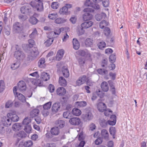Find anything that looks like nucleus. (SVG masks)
Returning a JSON list of instances; mask_svg holds the SVG:
<instances>
[{
	"instance_id": "17",
	"label": "nucleus",
	"mask_w": 147,
	"mask_h": 147,
	"mask_svg": "<svg viewBox=\"0 0 147 147\" xmlns=\"http://www.w3.org/2000/svg\"><path fill=\"white\" fill-rule=\"evenodd\" d=\"M51 134L53 136H56L58 135L60 132L59 128L57 127H54L52 128L50 130Z\"/></svg>"
},
{
	"instance_id": "52",
	"label": "nucleus",
	"mask_w": 147,
	"mask_h": 147,
	"mask_svg": "<svg viewBox=\"0 0 147 147\" xmlns=\"http://www.w3.org/2000/svg\"><path fill=\"white\" fill-rule=\"evenodd\" d=\"M116 59V55L113 54L110 55L109 57V61L111 63H113L115 61Z\"/></svg>"
},
{
	"instance_id": "24",
	"label": "nucleus",
	"mask_w": 147,
	"mask_h": 147,
	"mask_svg": "<svg viewBox=\"0 0 147 147\" xmlns=\"http://www.w3.org/2000/svg\"><path fill=\"white\" fill-rule=\"evenodd\" d=\"M28 44L26 45L27 50H29L33 47V46L35 45V42L34 40L31 39L28 40Z\"/></svg>"
},
{
	"instance_id": "29",
	"label": "nucleus",
	"mask_w": 147,
	"mask_h": 147,
	"mask_svg": "<svg viewBox=\"0 0 147 147\" xmlns=\"http://www.w3.org/2000/svg\"><path fill=\"white\" fill-rule=\"evenodd\" d=\"M59 13L61 15H64L67 14L68 13L67 8L66 6L63 7L60 9Z\"/></svg>"
},
{
	"instance_id": "20",
	"label": "nucleus",
	"mask_w": 147,
	"mask_h": 147,
	"mask_svg": "<svg viewBox=\"0 0 147 147\" xmlns=\"http://www.w3.org/2000/svg\"><path fill=\"white\" fill-rule=\"evenodd\" d=\"M66 92V90L63 87L58 88L57 90V94L60 96H63L65 94Z\"/></svg>"
},
{
	"instance_id": "53",
	"label": "nucleus",
	"mask_w": 147,
	"mask_h": 147,
	"mask_svg": "<svg viewBox=\"0 0 147 147\" xmlns=\"http://www.w3.org/2000/svg\"><path fill=\"white\" fill-rule=\"evenodd\" d=\"M31 120L28 117H26L24 120L22 124L24 125H29L28 124L31 122Z\"/></svg>"
},
{
	"instance_id": "7",
	"label": "nucleus",
	"mask_w": 147,
	"mask_h": 147,
	"mask_svg": "<svg viewBox=\"0 0 147 147\" xmlns=\"http://www.w3.org/2000/svg\"><path fill=\"white\" fill-rule=\"evenodd\" d=\"M31 9L30 5L27 4L22 7L20 9V11L22 13L28 14L30 12Z\"/></svg>"
},
{
	"instance_id": "59",
	"label": "nucleus",
	"mask_w": 147,
	"mask_h": 147,
	"mask_svg": "<svg viewBox=\"0 0 147 147\" xmlns=\"http://www.w3.org/2000/svg\"><path fill=\"white\" fill-rule=\"evenodd\" d=\"M59 6L58 3L57 2H53L51 5V7L54 9H57Z\"/></svg>"
},
{
	"instance_id": "3",
	"label": "nucleus",
	"mask_w": 147,
	"mask_h": 147,
	"mask_svg": "<svg viewBox=\"0 0 147 147\" xmlns=\"http://www.w3.org/2000/svg\"><path fill=\"white\" fill-rule=\"evenodd\" d=\"M30 55L28 56L27 60H32L33 58L36 57L39 54V52L37 47H32L31 49H30Z\"/></svg>"
},
{
	"instance_id": "21",
	"label": "nucleus",
	"mask_w": 147,
	"mask_h": 147,
	"mask_svg": "<svg viewBox=\"0 0 147 147\" xmlns=\"http://www.w3.org/2000/svg\"><path fill=\"white\" fill-rule=\"evenodd\" d=\"M101 135L105 139L108 140L109 139V134L107 131L105 129H102L101 132Z\"/></svg>"
},
{
	"instance_id": "37",
	"label": "nucleus",
	"mask_w": 147,
	"mask_h": 147,
	"mask_svg": "<svg viewBox=\"0 0 147 147\" xmlns=\"http://www.w3.org/2000/svg\"><path fill=\"white\" fill-rule=\"evenodd\" d=\"M21 24L18 22H16L13 25V28L14 30L16 31L20 30L21 29Z\"/></svg>"
},
{
	"instance_id": "15",
	"label": "nucleus",
	"mask_w": 147,
	"mask_h": 147,
	"mask_svg": "<svg viewBox=\"0 0 147 147\" xmlns=\"http://www.w3.org/2000/svg\"><path fill=\"white\" fill-rule=\"evenodd\" d=\"M15 96L16 98L21 102H26L25 97L22 94L19 93H16V94H15Z\"/></svg>"
},
{
	"instance_id": "46",
	"label": "nucleus",
	"mask_w": 147,
	"mask_h": 147,
	"mask_svg": "<svg viewBox=\"0 0 147 147\" xmlns=\"http://www.w3.org/2000/svg\"><path fill=\"white\" fill-rule=\"evenodd\" d=\"M32 142L31 140H28L25 141L24 143V146L25 147H31L33 145Z\"/></svg>"
},
{
	"instance_id": "9",
	"label": "nucleus",
	"mask_w": 147,
	"mask_h": 147,
	"mask_svg": "<svg viewBox=\"0 0 147 147\" xmlns=\"http://www.w3.org/2000/svg\"><path fill=\"white\" fill-rule=\"evenodd\" d=\"M18 90L22 92L25 91L26 88V84L25 82L23 81L19 82L18 84Z\"/></svg>"
},
{
	"instance_id": "11",
	"label": "nucleus",
	"mask_w": 147,
	"mask_h": 147,
	"mask_svg": "<svg viewBox=\"0 0 147 147\" xmlns=\"http://www.w3.org/2000/svg\"><path fill=\"white\" fill-rule=\"evenodd\" d=\"M64 28H57L55 29L54 31L50 32L49 33V35L53 37H55L54 34H57L58 35L62 31H63L64 30Z\"/></svg>"
},
{
	"instance_id": "61",
	"label": "nucleus",
	"mask_w": 147,
	"mask_h": 147,
	"mask_svg": "<svg viewBox=\"0 0 147 147\" xmlns=\"http://www.w3.org/2000/svg\"><path fill=\"white\" fill-rule=\"evenodd\" d=\"M29 75L33 77H36V78H38L39 77L38 72V71H35L32 73L30 74H29Z\"/></svg>"
},
{
	"instance_id": "14",
	"label": "nucleus",
	"mask_w": 147,
	"mask_h": 147,
	"mask_svg": "<svg viewBox=\"0 0 147 147\" xmlns=\"http://www.w3.org/2000/svg\"><path fill=\"white\" fill-rule=\"evenodd\" d=\"M97 108L99 111L103 112L106 109V106L103 102H99L97 104Z\"/></svg>"
},
{
	"instance_id": "49",
	"label": "nucleus",
	"mask_w": 147,
	"mask_h": 147,
	"mask_svg": "<svg viewBox=\"0 0 147 147\" xmlns=\"http://www.w3.org/2000/svg\"><path fill=\"white\" fill-rule=\"evenodd\" d=\"M66 21V20L63 18H58L55 20V22L56 24H60L63 23Z\"/></svg>"
},
{
	"instance_id": "57",
	"label": "nucleus",
	"mask_w": 147,
	"mask_h": 147,
	"mask_svg": "<svg viewBox=\"0 0 147 147\" xmlns=\"http://www.w3.org/2000/svg\"><path fill=\"white\" fill-rule=\"evenodd\" d=\"M57 16V14L56 13H50L49 15V18L51 20L55 19Z\"/></svg>"
},
{
	"instance_id": "26",
	"label": "nucleus",
	"mask_w": 147,
	"mask_h": 147,
	"mask_svg": "<svg viewBox=\"0 0 147 147\" xmlns=\"http://www.w3.org/2000/svg\"><path fill=\"white\" fill-rule=\"evenodd\" d=\"M106 17V14L103 12L100 14H97L95 16L96 19L97 21H100L103 18H105Z\"/></svg>"
},
{
	"instance_id": "35",
	"label": "nucleus",
	"mask_w": 147,
	"mask_h": 147,
	"mask_svg": "<svg viewBox=\"0 0 147 147\" xmlns=\"http://www.w3.org/2000/svg\"><path fill=\"white\" fill-rule=\"evenodd\" d=\"M39 112V110L38 109H33L32 111L30 113L31 116L32 117H34L38 115Z\"/></svg>"
},
{
	"instance_id": "23",
	"label": "nucleus",
	"mask_w": 147,
	"mask_h": 147,
	"mask_svg": "<svg viewBox=\"0 0 147 147\" xmlns=\"http://www.w3.org/2000/svg\"><path fill=\"white\" fill-rule=\"evenodd\" d=\"M94 2L99 3L102 1L103 6L104 7H108L109 4V0H92Z\"/></svg>"
},
{
	"instance_id": "25",
	"label": "nucleus",
	"mask_w": 147,
	"mask_h": 147,
	"mask_svg": "<svg viewBox=\"0 0 147 147\" xmlns=\"http://www.w3.org/2000/svg\"><path fill=\"white\" fill-rule=\"evenodd\" d=\"M73 48L75 50H78L80 47V44L78 40L75 38L73 40Z\"/></svg>"
},
{
	"instance_id": "36",
	"label": "nucleus",
	"mask_w": 147,
	"mask_h": 147,
	"mask_svg": "<svg viewBox=\"0 0 147 147\" xmlns=\"http://www.w3.org/2000/svg\"><path fill=\"white\" fill-rule=\"evenodd\" d=\"M72 113L76 116H78L81 114V112L80 110L77 108H74L72 110Z\"/></svg>"
},
{
	"instance_id": "18",
	"label": "nucleus",
	"mask_w": 147,
	"mask_h": 147,
	"mask_svg": "<svg viewBox=\"0 0 147 147\" xmlns=\"http://www.w3.org/2000/svg\"><path fill=\"white\" fill-rule=\"evenodd\" d=\"M110 120L107 121L108 124L112 125H115L116 121V116L115 115H112L110 117Z\"/></svg>"
},
{
	"instance_id": "64",
	"label": "nucleus",
	"mask_w": 147,
	"mask_h": 147,
	"mask_svg": "<svg viewBox=\"0 0 147 147\" xmlns=\"http://www.w3.org/2000/svg\"><path fill=\"white\" fill-rule=\"evenodd\" d=\"M107 59H103L101 63V65L102 67H104L107 65Z\"/></svg>"
},
{
	"instance_id": "58",
	"label": "nucleus",
	"mask_w": 147,
	"mask_h": 147,
	"mask_svg": "<svg viewBox=\"0 0 147 147\" xmlns=\"http://www.w3.org/2000/svg\"><path fill=\"white\" fill-rule=\"evenodd\" d=\"M96 93L97 94V95L100 98H102L104 97V92L101 91L100 90H96Z\"/></svg>"
},
{
	"instance_id": "60",
	"label": "nucleus",
	"mask_w": 147,
	"mask_h": 147,
	"mask_svg": "<svg viewBox=\"0 0 147 147\" xmlns=\"http://www.w3.org/2000/svg\"><path fill=\"white\" fill-rule=\"evenodd\" d=\"M12 105V102L11 100H9L6 102L5 107L6 108H9Z\"/></svg>"
},
{
	"instance_id": "44",
	"label": "nucleus",
	"mask_w": 147,
	"mask_h": 147,
	"mask_svg": "<svg viewBox=\"0 0 147 147\" xmlns=\"http://www.w3.org/2000/svg\"><path fill=\"white\" fill-rule=\"evenodd\" d=\"M37 35V31L36 28H34L32 33L29 35V37L32 38H34Z\"/></svg>"
},
{
	"instance_id": "50",
	"label": "nucleus",
	"mask_w": 147,
	"mask_h": 147,
	"mask_svg": "<svg viewBox=\"0 0 147 147\" xmlns=\"http://www.w3.org/2000/svg\"><path fill=\"white\" fill-rule=\"evenodd\" d=\"M45 59L44 58H41L39 60L38 64V66L40 68L43 67V64L45 63Z\"/></svg>"
},
{
	"instance_id": "19",
	"label": "nucleus",
	"mask_w": 147,
	"mask_h": 147,
	"mask_svg": "<svg viewBox=\"0 0 147 147\" xmlns=\"http://www.w3.org/2000/svg\"><path fill=\"white\" fill-rule=\"evenodd\" d=\"M54 37H55L49 35V34L48 37V39H47L44 43L45 44L46 47H48L51 45L53 41V38Z\"/></svg>"
},
{
	"instance_id": "45",
	"label": "nucleus",
	"mask_w": 147,
	"mask_h": 147,
	"mask_svg": "<svg viewBox=\"0 0 147 147\" xmlns=\"http://www.w3.org/2000/svg\"><path fill=\"white\" fill-rule=\"evenodd\" d=\"M109 131L110 134L112 136L113 138H115V135L116 132L115 128V127H110L109 129Z\"/></svg>"
},
{
	"instance_id": "33",
	"label": "nucleus",
	"mask_w": 147,
	"mask_h": 147,
	"mask_svg": "<svg viewBox=\"0 0 147 147\" xmlns=\"http://www.w3.org/2000/svg\"><path fill=\"white\" fill-rule=\"evenodd\" d=\"M22 127V124L18 123H16L12 126V129L13 131H16L19 130Z\"/></svg>"
},
{
	"instance_id": "63",
	"label": "nucleus",
	"mask_w": 147,
	"mask_h": 147,
	"mask_svg": "<svg viewBox=\"0 0 147 147\" xmlns=\"http://www.w3.org/2000/svg\"><path fill=\"white\" fill-rule=\"evenodd\" d=\"M93 3L90 0H87L84 3V5L86 6L91 7V5H92Z\"/></svg>"
},
{
	"instance_id": "34",
	"label": "nucleus",
	"mask_w": 147,
	"mask_h": 147,
	"mask_svg": "<svg viewBox=\"0 0 147 147\" xmlns=\"http://www.w3.org/2000/svg\"><path fill=\"white\" fill-rule=\"evenodd\" d=\"M75 105L78 107H83L86 106L87 103L85 101L76 102L75 103Z\"/></svg>"
},
{
	"instance_id": "31",
	"label": "nucleus",
	"mask_w": 147,
	"mask_h": 147,
	"mask_svg": "<svg viewBox=\"0 0 147 147\" xmlns=\"http://www.w3.org/2000/svg\"><path fill=\"white\" fill-rule=\"evenodd\" d=\"M59 82L61 86H65L67 85L66 80L62 77H61L59 78Z\"/></svg>"
},
{
	"instance_id": "32",
	"label": "nucleus",
	"mask_w": 147,
	"mask_h": 147,
	"mask_svg": "<svg viewBox=\"0 0 147 147\" xmlns=\"http://www.w3.org/2000/svg\"><path fill=\"white\" fill-rule=\"evenodd\" d=\"M15 135L16 137H19L21 138H25L27 136L26 133L23 131H21L16 133Z\"/></svg>"
},
{
	"instance_id": "8",
	"label": "nucleus",
	"mask_w": 147,
	"mask_h": 147,
	"mask_svg": "<svg viewBox=\"0 0 147 147\" xmlns=\"http://www.w3.org/2000/svg\"><path fill=\"white\" fill-rule=\"evenodd\" d=\"M83 119L85 121H89L92 119L93 115L90 111H87L86 113L82 115Z\"/></svg>"
},
{
	"instance_id": "5",
	"label": "nucleus",
	"mask_w": 147,
	"mask_h": 147,
	"mask_svg": "<svg viewBox=\"0 0 147 147\" xmlns=\"http://www.w3.org/2000/svg\"><path fill=\"white\" fill-rule=\"evenodd\" d=\"M7 117L10 119L11 121L13 122L17 121L19 119L18 117L16 114L15 111H12L7 114Z\"/></svg>"
},
{
	"instance_id": "43",
	"label": "nucleus",
	"mask_w": 147,
	"mask_h": 147,
	"mask_svg": "<svg viewBox=\"0 0 147 147\" xmlns=\"http://www.w3.org/2000/svg\"><path fill=\"white\" fill-rule=\"evenodd\" d=\"M97 71L98 73L101 75H105L108 73V71L107 70L102 69H98Z\"/></svg>"
},
{
	"instance_id": "55",
	"label": "nucleus",
	"mask_w": 147,
	"mask_h": 147,
	"mask_svg": "<svg viewBox=\"0 0 147 147\" xmlns=\"http://www.w3.org/2000/svg\"><path fill=\"white\" fill-rule=\"evenodd\" d=\"M20 66V64L17 62L14 63L11 65V69L13 70H15L18 68Z\"/></svg>"
},
{
	"instance_id": "54",
	"label": "nucleus",
	"mask_w": 147,
	"mask_h": 147,
	"mask_svg": "<svg viewBox=\"0 0 147 147\" xmlns=\"http://www.w3.org/2000/svg\"><path fill=\"white\" fill-rule=\"evenodd\" d=\"M51 102H49L43 105V108L44 109L46 110H48L51 108Z\"/></svg>"
},
{
	"instance_id": "12",
	"label": "nucleus",
	"mask_w": 147,
	"mask_h": 147,
	"mask_svg": "<svg viewBox=\"0 0 147 147\" xmlns=\"http://www.w3.org/2000/svg\"><path fill=\"white\" fill-rule=\"evenodd\" d=\"M70 124L73 125H78L80 123V119L78 117H73L71 118L69 120Z\"/></svg>"
},
{
	"instance_id": "30",
	"label": "nucleus",
	"mask_w": 147,
	"mask_h": 147,
	"mask_svg": "<svg viewBox=\"0 0 147 147\" xmlns=\"http://www.w3.org/2000/svg\"><path fill=\"white\" fill-rule=\"evenodd\" d=\"M55 124L59 127L61 128L64 126L65 122L63 120H58L56 121Z\"/></svg>"
},
{
	"instance_id": "42",
	"label": "nucleus",
	"mask_w": 147,
	"mask_h": 147,
	"mask_svg": "<svg viewBox=\"0 0 147 147\" xmlns=\"http://www.w3.org/2000/svg\"><path fill=\"white\" fill-rule=\"evenodd\" d=\"M97 45L98 48L101 50L103 49V48H105L106 47V44L105 42L103 41L98 42Z\"/></svg>"
},
{
	"instance_id": "13",
	"label": "nucleus",
	"mask_w": 147,
	"mask_h": 147,
	"mask_svg": "<svg viewBox=\"0 0 147 147\" xmlns=\"http://www.w3.org/2000/svg\"><path fill=\"white\" fill-rule=\"evenodd\" d=\"M61 105L59 102L55 103L52 106V111L53 113H55L59 109Z\"/></svg>"
},
{
	"instance_id": "41",
	"label": "nucleus",
	"mask_w": 147,
	"mask_h": 147,
	"mask_svg": "<svg viewBox=\"0 0 147 147\" xmlns=\"http://www.w3.org/2000/svg\"><path fill=\"white\" fill-rule=\"evenodd\" d=\"M93 40L90 38H88L85 42V44L86 47H90L92 45Z\"/></svg>"
},
{
	"instance_id": "28",
	"label": "nucleus",
	"mask_w": 147,
	"mask_h": 147,
	"mask_svg": "<svg viewBox=\"0 0 147 147\" xmlns=\"http://www.w3.org/2000/svg\"><path fill=\"white\" fill-rule=\"evenodd\" d=\"M62 71L63 76L66 78H68L69 76V72L67 68L63 67L62 68Z\"/></svg>"
},
{
	"instance_id": "51",
	"label": "nucleus",
	"mask_w": 147,
	"mask_h": 147,
	"mask_svg": "<svg viewBox=\"0 0 147 147\" xmlns=\"http://www.w3.org/2000/svg\"><path fill=\"white\" fill-rule=\"evenodd\" d=\"M24 131L28 134L30 133L31 131L32 127L31 125H27L25 126Z\"/></svg>"
},
{
	"instance_id": "56",
	"label": "nucleus",
	"mask_w": 147,
	"mask_h": 147,
	"mask_svg": "<svg viewBox=\"0 0 147 147\" xmlns=\"http://www.w3.org/2000/svg\"><path fill=\"white\" fill-rule=\"evenodd\" d=\"M92 5H91V7H92L94 8V9H95L96 11H100V8L99 5L96 3H93L92 4Z\"/></svg>"
},
{
	"instance_id": "10",
	"label": "nucleus",
	"mask_w": 147,
	"mask_h": 147,
	"mask_svg": "<svg viewBox=\"0 0 147 147\" xmlns=\"http://www.w3.org/2000/svg\"><path fill=\"white\" fill-rule=\"evenodd\" d=\"M87 79L86 76L83 75L80 77L76 81V84L78 86H80L84 84L86 82Z\"/></svg>"
},
{
	"instance_id": "1",
	"label": "nucleus",
	"mask_w": 147,
	"mask_h": 147,
	"mask_svg": "<svg viewBox=\"0 0 147 147\" xmlns=\"http://www.w3.org/2000/svg\"><path fill=\"white\" fill-rule=\"evenodd\" d=\"M15 50L13 53L14 57L18 60L23 61L25 60L26 56L25 54L22 51L18 45L15 47Z\"/></svg>"
},
{
	"instance_id": "47",
	"label": "nucleus",
	"mask_w": 147,
	"mask_h": 147,
	"mask_svg": "<svg viewBox=\"0 0 147 147\" xmlns=\"http://www.w3.org/2000/svg\"><path fill=\"white\" fill-rule=\"evenodd\" d=\"M103 32L105 35L106 36L108 37L110 34L111 30L109 28L106 27L105 28Z\"/></svg>"
},
{
	"instance_id": "39",
	"label": "nucleus",
	"mask_w": 147,
	"mask_h": 147,
	"mask_svg": "<svg viewBox=\"0 0 147 147\" xmlns=\"http://www.w3.org/2000/svg\"><path fill=\"white\" fill-rule=\"evenodd\" d=\"M109 23L106 21L104 20L100 22L99 24V27L100 28L102 29L108 25Z\"/></svg>"
},
{
	"instance_id": "62",
	"label": "nucleus",
	"mask_w": 147,
	"mask_h": 147,
	"mask_svg": "<svg viewBox=\"0 0 147 147\" xmlns=\"http://www.w3.org/2000/svg\"><path fill=\"white\" fill-rule=\"evenodd\" d=\"M48 89L51 93L53 92L55 90L54 86L52 84H50L48 87Z\"/></svg>"
},
{
	"instance_id": "27",
	"label": "nucleus",
	"mask_w": 147,
	"mask_h": 147,
	"mask_svg": "<svg viewBox=\"0 0 147 147\" xmlns=\"http://www.w3.org/2000/svg\"><path fill=\"white\" fill-rule=\"evenodd\" d=\"M50 76L48 73L45 72L42 73L41 78L43 81H47L50 79Z\"/></svg>"
},
{
	"instance_id": "38",
	"label": "nucleus",
	"mask_w": 147,
	"mask_h": 147,
	"mask_svg": "<svg viewBox=\"0 0 147 147\" xmlns=\"http://www.w3.org/2000/svg\"><path fill=\"white\" fill-rule=\"evenodd\" d=\"M30 23L32 25L36 24L38 22V19L34 16L31 17L29 19Z\"/></svg>"
},
{
	"instance_id": "40",
	"label": "nucleus",
	"mask_w": 147,
	"mask_h": 147,
	"mask_svg": "<svg viewBox=\"0 0 147 147\" xmlns=\"http://www.w3.org/2000/svg\"><path fill=\"white\" fill-rule=\"evenodd\" d=\"M5 86L3 80H0V93L3 92L5 90Z\"/></svg>"
},
{
	"instance_id": "16",
	"label": "nucleus",
	"mask_w": 147,
	"mask_h": 147,
	"mask_svg": "<svg viewBox=\"0 0 147 147\" xmlns=\"http://www.w3.org/2000/svg\"><path fill=\"white\" fill-rule=\"evenodd\" d=\"M11 121L10 119H7L6 117H4L2 119L3 125L7 127L11 125Z\"/></svg>"
},
{
	"instance_id": "6",
	"label": "nucleus",
	"mask_w": 147,
	"mask_h": 147,
	"mask_svg": "<svg viewBox=\"0 0 147 147\" xmlns=\"http://www.w3.org/2000/svg\"><path fill=\"white\" fill-rule=\"evenodd\" d=\"M77 53L78 55L82 56H85L86 57H90L91 56L90 53L86 49L80 50Z\"/></svg>"
},
{
	"instance_id": "2",
	"label": "nucleus",
	"mask_w": 147,
	"mask_h": 147,
	"mask_svg": "<svg viewBox=\"0 0 147 147\" xmlns=\"http://www.w3.org/2000/svg\"><path fill=\"white\" fill-rule=\"evenodd\" d=\"M84 12H86L83 15V18L84 20L86 21L92 19L93 17L92 15L87 12H93L94 10L93 9L90 8H85L83 10Z\"/></svg>"
},
{
	"instance_id": "4",
	"label": "nucleus",
	"mask_w": 147,
	"mask_h": 147,
	"mask_svg": "<svg viewBox=\"0 0 147 147\" xmlns=\"http://www.w3.org/2000/svg\"><path fill=\"white\" fill-rule=\"evenodd\" d=\"M92 22L86 21L82 24L81 25V28L80 30H79V34L82 35L84 33V29H87L91 27L93 24Z\"/></svg>"
},
{
	"instance_id": "48",
	"label": "nucleus",
	"mask_w": 147,
	"mask_h": 147,
	"mask_svg": "<svg viewBox=\"0 0 147 147\" xmlns=\"http://www.w3.org/2000/svg\"><path fill=\"white\" fill-rule=\"evenodd\" d=\"M71 114L69 111H67L64 112L63 114V116L64 118L70 119L71 117Z\"/></svg>"
},
{
	"instance_id": "22",
	"label": "nucleus",
	"mask_w": 147,
	"mask_h": 147,
	"mask_svg": "<svg viewBox=\"0 0 147 147\" xmlns=\"http://www.w3.org/2000/svg\"><path fill=\"white\" fill-rule=\"evenodd\" d=\"M101 87L104 92H107L109 89V85L108 83L105 81L102 83L101 84Z\"/></svg>"
}]
</instances>
